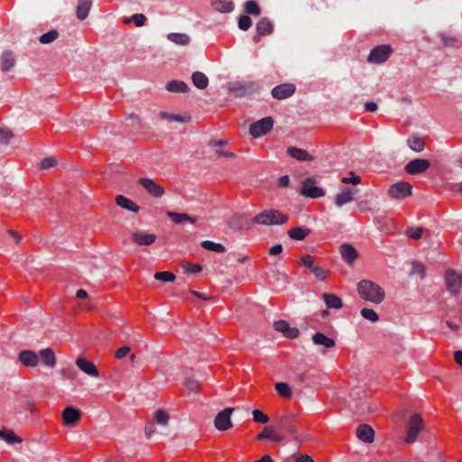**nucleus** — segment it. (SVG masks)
<instances>
[{"label": "nucleus", "instance_id": "1", "mask_svg": "<svg viewBox=\"0 0 462 462\" xmlns=\"http://www.w3.org/2000/svg\"><path fill=\"white\" fill-rule=\"evenodd\" d=\"M357 291L359 296L371 303L380 304L385 298L384 290L377 283L362 280L357 283Z\"/></svg>", "mask_w": 462, "mask_h": 462}, {"label": "nucleus", "instance_id": "2", "mask_svg": "<svg viewBox=\"0 0 462 462\" xmlns=\"http://www.w3.org/2000/svg\"><path fill=\"white\" fill-rule=\"evenodd\" d=\"M287 215L281 213L276 209H266L252 218V222L262 226H278L288 221Z\"/></svg>", "mask_w": 462, "mask_h": 462}, {"label": "nucleus", "instance_id": "3", "mask_svg": "<svg viewBox=\"0 0 462 462\" xmlns=\"http://www.w3.org/2000/svg\"><path fill=\"white\" fill-rule=\"evenodd\" d=\"M425 429L424 421L422 418L415 413L413 414L407 422V433L404 438L406 444L414 443L419 434Z\"/></svg>", "mask_w": 462, "mask_h": 462}, {"label": "nucleus", "instance_id": "4", "mask_svg": "<svg viewBox=\"0 0 462 462\" xmlns=\"http://www.w3.org/2000/svg\"><path fill=\"white\" fill-rule=\"evenodd\" d=\"M273 119L271 116L263 117L250 125L249 133L254 138L268 134L273 127Z\"/></svg>", "mask_w": 462, "mask_h": 462}, {"label": "nucleus", "instance_id": "5", "mask_svg": "<svg viewBox=\"0 0 462 462\" xmlns=\"http://www.w3.org/2000/svg\"><path fill=\"white\" fill-rule=\"evenodd\" d=\"M392 53L393 49L390 45H378L371 50L367 58V61L373 64H381L386 61Z\"/></svg>", "mask_w": 462, "mask_h": 462}, {"label": "nucleus", "instance_id": "6", "mask_svg": "<svg viewBox=\"0 0 462 462\" xmlns=\"http://www.w3.org/2000/svg\"><path fill=\"white\" fill-rule=\"evenodd\" d=\"M258 88L256 83L236 81L229 84V91L236 97H243L254 93Z\"/></svg>", "mask_w": 462, "mask_h": 462}, {"label": "nucleus", "instance_id": "7", "mask_svg": "<svg viewBox=\"0 0 462 462\" xmlns=\"http://www.w3.org/2000/svg\"><path fill=\"white\" fill-rule=\"evenodd\" d=\"M300 193L310 199H318L325 196L324 189L316 185V181L313 178H307L302 181Z\"/></svg>", "mask_w": 462, "mask_h": 462}, {"label": "nucleus", "instance_id": "8", "mask_svg": "<svg viewBox=\"0 0 462 462\" xmlns=\"http://www.w3.org/2000/svg\"><path fill=\"white\" fill-rule=\"evenodd\" d=\"M446 286L448 292L454 296L460 291L462 276L454 270H448L445 274Z\"/></svg>", "mask_w": 462, "mask_h": 462}, {"label": "nucleus", "instance_id": "9", "mask_svg": "<svg viewBox=\"0 0 462 462\" xmlns=\"http://www.w3.org/2000/svg\"><path fill=\"white\" fill-rule=\"evenodd\" d=\"M233 411V408H226L217 414L214 425L218 430L225 431L233 426L230 420Z\"/></svg>", "mask_w": 462, "mask_h": 462}, {"label": "nucleus", "instance_id": "10", "mask_svg": "<svg viewBox=\"0 0 462 462\" xmlns=\"http://www.w3.org/2000/svg\"><path fill=\"white\" fill-rule=\"evenodd\" d=\"M412 186L405 181L393 184L389 189V195L393 199H402L411 195Z\"/></svg>", "mask_w": 462, "mask_h": 462}, {"label": "nucleus", "instance_id": "11", "mask_svg": "<svg viewBox=\"0 0 462 462\" xmlns=\"http://www.w3.org/2000/svg\"><path fill=\"white\" fill-rule=\"evenodd\" d=\"M430 167V162L428 160L413 159L405 165L404 169L407 173L416 175L425 172Z\"/></svg>", "mask_w": 462, "mask_h": 462}, {"label": "nucleus", "instance_id": "12", "mask_svg": "<svg viewBox=\"0 0 462 462\" xmlns=\"http://www.w3.org/2000/svg\"><path fill=\"white\" fill-rule=\"evenodd\" d=\"M139 184L152 197L161 198L164 194V189L149 178H141Z\"/></svg>", "mask_w": 462, "mask_h": 462}, {"label": "nucleus", "instance_id": "13", "mask_svg": "<svg viewBox=\"0 0 462 462\" xmlns=\"http://www.w3.org/2000/svg\"><path fill=\"white\" fill-rule=\"evenodd\" d=\"M359 191L358 189L344 187L340 192L336 195L335 204L341 208L354 199V196Z\"/></svg>", "mask_w": 462, "mask_h": 462}, {"label": "nucleus", "instance_id": "14", "mask_svg": "<svg viewBox=\"0 0 462 462\" xmlns=\"http://www.w3.org/2000/svg\"><path fill=\"white\" fill-rule=\"evenodd\" d=\"M273 327L277 331L282 333V335L290 339H294L299 337L300 331L295 327H291L290 324L285 320H278L273 323Z\"/></svg>", "mask_w": 462, "mask_h": 462}, {"label": "nucleus", "instance_id": "15", "mask_svg": "<svg viewBox=\"0 0 462 462\" xmlns=\"http://www.w3.org/2000/svg\"><path fill=\"white\" fill-rule=\"evenodd\" d=\"M295 89L296 88L293 84H280L272 89V96L276 99H285L292 96Z\"/></svg>", "mask_w": 462, "mask_h": 462}, {"label": "nucleus", "instance_id": "16", "mask_svg": "<svg viewBox=\"0 0 462 462\" xmlns=\"http://www.w3.org/2000/svg\"><path fill=\"white\" fill-rule=\"evenodd\" d=\"M18 359L26 367H35L39 363L38 355L32 350H22L18 355Z\"/></svg>", "mask_w": 462, "mask_h": 462}, {"label": "nucleus", "instance_id": "17", "mask_svg": "<svg viewBox=\"0 0 462 462\" xmlns=\"http://www.w3.org/2000/svg\"><path fill=\"white\" fill-rule=\"evenodd\" d=\"M76 365L85 374L93 376V377H98L99 372L93 362L88 361V359L84 357H79L76 360Z\"/></svg>", "mask_w": 462, "mask_h": 462}, {"label": "nucleus", "instance_id": "18", "mask_svg": "<svg viewBox=\"0 0 462 462\" xmlns=\"http://www.w3.org/2000/svg\"><path fill=\"white\" fill-rule=\"evenodd\" d=\"M356 436L365 443H372L374 439V430L367 424H361L357 427Z\"/></svg>", "mask_w": 462, "mask_h": 462}, {"label": "nucleus", "instance_id": "19", "mask_svg": "<svg viewBox=\"0 0 462 462\" xmlns=\"http://www.w3.org/2000/svg\"><path fill=\"white\" fill-rule=\"evenodd\" d=\"M39 360L42 361V365L48 368H54L56 365V356L54 351L48 347L40 350Z\"/></svg>", "mask_w": 462, "mask_h": 462}, {"label": "nucleus", "instance_id": "20", "mask_svg": "<svg viewBox=\"0 0 462 462\" xmlns=\"http://www.w3.org/2000/svg\"><path fill=\"white\" fill-rule=\"evenodd\" d=\"M342 258L348 263H353L358 256L355 247L349 244H343L339 248Z\"/></svg>", "mask_w": 462, "mask_h": 462}, {"label": "nucleus", "instance_id": "21", "mask_svg": "<svg viewBox=\"0 0 462 462\" xmlns=\"http://www.w3.org/2000/svg\"><path fill=\"white\" fill-rule=\"evenodd\" d=\"M1 70L3 72H8L13 69L15 65V56L10 51H4L0 57Z\"/></svg>", "mask_w": 462, "mask_h": 462}, {"label": "nucleus", "instance_id": "22", "mask_svg": "<svg viewBox=\"0 0 462 462\" xmlns=\"http://www.w3.org/2000/svg\"><path fill=\"white\" fill-rule=\"evenodd\" d=\"M132 239L139 245H151L156 241V236L137 231L132 235Z\"/></svg>", "mask_w": 462, "mask_h": 462}, {"label": "nucleus", "instance_id": "23", "mask_svg": "<svg viewBox=\"0 0 462 462\" xmlns=\"http://www.w3.org/2000/svg\"><path fill=\"white\" fill-rule=\"evenodd\" d=\"M63 422L66 425L75 424L80 419V412L73 407H67L62 412Z\"/></svg>", "mask_w": 462, "mask_h": 462}, {"label": "nucleus", "instance_id": "24", "mask_svg": "<svg viewBox=\"0 0 462 462\" xmlns=\"http://www.w3.org/2000/svg\"><path fill=\"white\" fill-rule=\"evenodd\" d=\"M287 153L291 157L301 162H310L313 160V157L306 150L297 147H289Z\"/></svg>", "mask_w": 462, "mask_h": 462}, {"label": "nucleus", "instance_id": "25", "mask_svg": "<svg viewBox=\"0 0 462 462\" xmlns=\"http://www.w3.org/2000/svg\"><path fill=\"white\" fill-rule=\"evenodd\" d=\"M116 205L122 208L129 210L134 213H137L140 210V207L136 205L134 201L129 199L128 198L123 195H117L116 198Z\"/></svg>", "mask_w": 462, "mask_h": 462}, {"label": "nucleus", "instance_id": "26", "mask_svg": "<svg viewBox=\"0 0 462 462\" xmlns=\"http://www.w3.org/2000/svg\"><path fill=\"white\" fill-rule=\"evenodd\" d=\"M312 341L317 346H322L324 348H332L335 346L334 339L327 337L321 332H316L312 336Z\"/></svg>", "mask_w": 462, "mask_h": 462}, {"label": "nucleus", "instance_id": "27", "mask_svg": "<svg viewBox=\"0 0 462 462\" xmlns=\"http://www.w3.org/2000/svg\"><path fill=\"white\" fill-rule=\"evenodd\" d=\"M166 216L169 217L175 224H181L184 221H188L190 224H195L197 222V218L190 217L187 213L166 211Z\"/></svg>", "mask_w": 462, "mask_h": 462}, {"label": "nucleus", "instance_id": "28", "mask_svg": "<svg viewBox=\"0 0 462 462\" xmlns=\"http://www.w3.org/2000/svg\"><path fill=\"white\" fill-rule=\"evenodd\" d=\"M92 5V0H79L77 5V17L79 20H85Z\"/></svg>", "mask_w": 462, "mask_h": 462}, {"label": "nucleus", "instance_id": "29", "mask_svg": "<svg viewBox=\"0 0 462 462\" xmlns=\"http://www.w3.org/2000/svg\"><path fill=\"white\" fill-rule=\"evenodd\" d=\"M273 31V24L272 21L267 18L263 17L259 20V22L256 23V32H259V34L269 35Z\"/></svg>", "mask_w": 462, "mask_h": 462}, {"label": "nucleus", "instance_id": "30", "mask_svg": "<svg viewBox=\"0 0 462 462\" xmlns=\"http://www.w3.org/2000/svg\"><path fill=\"white\" fill-rule=\"evenodd\" d=\"M166 89L172 93H185L189 90V86L182 80H171L166 84Z\"/></svg>", "mask_w": 462, "mask_h": 462}, {"label": "nucleus", "instance_id": "31", "mask_svg": "<svg viewBox=\"0 0 462 462\" xmlns=\"http://www.w3.org/2000/svg\"><path fill=\"white\" fill-rule=\"evenodd\" d=\"M322 297L328 309L339 310L343 306L341 299L333 293L326 292Z\"/></svg>", "mask_w": 462, "mask_h": 462}, {"label": "nucleus", "instance_id": "32", "mask_svg": "<svg viewBox=\"0 0 462 462\" xmlns=\"http://www.w3.org/2000/svg\"><path fill=\"white\" fill-rule=\"evenodd\" d=\"M310 234V230L304 226H296L288 231L290 238L301 241Z\"/></svg>", "mask_w": 462, "mask_h": 462}, {"label": "nucleus", "instance_id": "33", "mask_svg": "<svg viewBox=\"0 0 462 462\" xmlns=\"http://www.w3.org/2000/svg\"><path fill=\"white\" fill-rule=\"evenodd\" d=\"M167 39L180 46H186L190 42V37L186 33L180 32H170L167 34Z\"/></svg>", "mask_w": 462, "mask_h": 462}, {"label": "nucleus", "instance_id": "34", "mask_svg": "<svg viewBox=\"0 0 462 462\" xmlns=\"http://www.w3.org/2000/svg\"><path fill=\"white\" fill-rule=\"evenodd\" d=\"M193 85L199 89H205L208 86V79L203 72L195 71L191 75Z\"/></svg>", "mask_w": 462, "mask_h": 462}, {"label": "nucleus", "instance_id": "35", "mask_svg": "<svg viewBox=\"0 0 462 462\" xmlns=\"http://www.w3.org/2000/svg\"><path fill=\"white\" fill-rule=\"evenodd\" d=\"M214 9L222 14H228L234 10V4L231 1L216 0L212 3Z\"/></svg>", "mask_w": 462, "mask_h": 462}, {"label": "nucleus", "instance_id": "36", "mask_svg": "<svg viewBox=\"0 0 462 462\" xmlns=\"http://www.w3.org/2000/svg\"><path fill=\"white\" fill-rule=\"evenodd\" d=\"M0 439H4L9 445L22 443L23 441L22 439L12 430H0Z\"/></svg>", "mask_w": 462, "mask_h": 462}, {"label": "nucleus", "instance_id": "37", "mask_svg": "<svg viewBox=\"0 0 462 462\" xmlns=\"http://www.w3.org/2000/svg\"><path fill=\"white\" fill-rule=\"evenodd\" d=\"M407 144L410 149L416 152H420L423 151L425 147V143L422 139L416 135H411L407 139Z\"/></svg>", "mask_w": 462, "mask_h": 462}, {"label": "nucleus", "instance_id": "38", "mask_svg": "<svg viewBox=\"0 0 462 462\" xmlns=\"http://www.w3.org/2000/svg\"><path fill=\"white\" fill-rule=\"evenodd\" d=\"M244 11L250 15H260L261 8L254 0H248L244 5Z\"/></svg>", "mask_w": 462, "mask_h": 462}, {"label": "nucleus", "instance_id": "39", "mask_svg": "<svg viewBox=\"0 0 462 462\" xmlns=\"http://www.w3.org/2000/svg\"><path fill=\"white\" fill-rule=\"evenodd\" d=\"M201 246L208 251L216 252V253H224L226 252V248L222 244L215 243L213 241L205 240L201 243Z\"/></svg>", "mask_w": 462, "mask_h": 462}, {"label": "nucleus", "instance_id": "40", "mask_svg": "<svg viewBox=\"0 0 462 462\" xmlns=\"http://www.w3.org/2000/svg\"><path fill=\"white\" fill-rule=\"evenodd\" d=\"M160 116L162 119L168 120L170 122L174 121L179 123H186L190 120L189 116L185 117L180 115L170 114L163 111L160 112Z\"/></svg>", "mask_w": 462, "mask_h": 462}, {"label": "nucleus", "instance_id": "41", "mask_svg": "<svg viewBox=\"0 0 462 462\" xmlns=\"http://www.w3.org/2000/svg\"><path fill=\"white\" fill-rule=\"evenodd\" d=\"M277 393L283 398H291L292 392L287 383L280 382L275 384Z\"/></svg>", "mask_w": 462, "mask_h": 462}, {"label": "nucleus", "instance_id": "42", "mask_svg": "<svg viewBox=\"0 0 462 462\" xmlns=\"http://www.w3.org/2000/svg\"><path fill=\"white\" fill-rule=\"evenodd\" d=\"M60 33L57 30H51L41 35L39 41L42 44H49L58 39Z\"/></svg>", "mask_w": 462, "mask_h": 462}, {"label": "nucleus", "instance_id": "43", "mask_svg": "<svg viewBox=\"0 0 462 462\" xmlns=\"http://www.w3.org/2000/svg\"><path fill=\"white\" fill-rule=\"evenodd\" d=\"M280 427L288 434L293 435L296 432V428L293 425L292 419L285 417L281 420Z\"/></svg>", "mask_w": 462, "mask_h": 462}, {"label": "nucleus", "instance_id": "44", "mask_svg": "<svg viewBox=\"0 0 462 462\" xmlns=\"http://www.w3.org/2000/svg\"><path fill=\"white\" fill-rule=\"evenodd\" d=\"M360 314L364 319L371 322H377L379 320L378 314L373 309L363 308L360 310Z\"/></svg>", "mask_w": 462, "mask_h": 462}, {"label": "nucleus", "instance_id": "45", "mask_svg": "<svg viewBox=\"0 0 462 462\" xmlns=\"http://www.w3.org/2000/svg\"><path fill=\"white\" fill-rule=\"evenodd\" d=\"M130 22L134 23V24L137 27H141V26L144 25V23L146 22V17L143 14H135L132 15L131 17H127L125 19V23H128Z\"/></svg>", "mask_w": 462, "mask_h": 462}, {"label": "nucleus", "instance_id": "46", "mask_svg": "<svg viewBox=\"0 0 462 462\" xmlns=\"http://www.w3.org/2000/svg\"><path fill=\"white\" fill-rule=\"evenodd\" d=\"M154 278L163 282H170L175 280V275L171 272H158L154 274Z\"/></svg>", "mask_w": 462, "mask_h": 462}, {"label": "nucleus", "instance_id": "47", "mask_svg": "<svg viewBox=\"0 0 462 462\" xmlns=\"http://www.w3.org/2000/svg\"><path fill=\"white\" fill-rule=\"evenodd\" d=\"M341 182L345 184L357 185L361 182V177L356 174L354 171L349 172V176L343 177Z\"/></svg>", "mask_w": 462, "mask_h": 462}, {"label": "nucleus", "instance_id": "48", "mask_svg": "<svg viewBox=\"0 0 462 462\" xmlns=\"http://www.w3.org/2000/svg\"><path fill=\"white\" fill-rule=\"evenodd\" d=\"M57 164V160L55 157H47L41 161L39 164V168L42 170H48L53 168Z\"/></svg>", "mask_w": 462, "mask_h": 462}, {"label": "nucleus", "instance_id": "49", "mask_svg": "<svg viewBox=\"0 0 462 462\" xmlns=\"http://www.w3.org/2000/svg\"><path fill=\"white\" fill-rule=\"evenodd\" d=\"M253 418L255 422L265 424L269 421V417L264 414L261 410L253 411Z\"/></svg>", "mask_w": 462, "mask_h": 462}, {"label": "nucleus", "instance_id": "50", "mask_svg": "<svg viewBox=\"0 0 462 462\" xmlns=\"http://www.w3.org/2000/svg\"><path fill=\"white\" fill-rule=\"evenodd\" d=\"M252 26V19L248 15H242L238 19V28L242 31H247Z\"/></svg>", "mask_w": 462, "mask_h": 462}, {"label": "nucleus", "instance_id": "51", "mask_svg": "<svg viewBox=\"0 0 462 462\" xmlns=\"http://www.w3.org/2000/svg\"><path fill=\"white\" fill-rule=\"evenodd\" d=\"M155 420L158 424L166 426L169 420V415L165 411L158 410L155 413Z\"/></svg>", "mask_w": 462, "mask_h": 462}, {"label": "nucleus", "instance_id": "52", "mask_svg": "<svg viewBox=\"0 0 462 462\" xmlns=\"http://www.w3.org/2000/svg\"><path fill=\"white\" fill-rule=\"evenodd\" d=\"M439 37L445 47H457V41L455 37L448 36L443 32L439 34Z\"/></svg>", "mask_w": 462, "mask_h": 462}, {"label": "nucleus", "instance_id": "53", "mask_svg": "<svg viewBox=\"0 0 462 462\" xmlns=\"http://www.w3.org/2000/svg\"><path fill=\"white\" fill-rule=\"evenodd\" d=\"M257 439L259 440H262V439H275V440H279L280 438H278L275 434V432L269 429V428H264L263 430L258 435Z\"/></svg>", "mask_w": 462, "mask_h": 462}, {"label": "nucleus", "instance_id": "54", "mask_svg": "<svg viewBox=\"0 0 462 462\" xmlns=\"http://www.w3.org/2000/svg\"><path fill=\"white\" fill-rule=\"evenodd\" d=\"M422 232L423 229L421 227H411L406 230V236L412 239H420Z\"/></svg>", "mask_w": 462, "mask_h": 462}, {"label": "nucleus", "instance_id": "55", "mask_svg": "<svg viewBox=\"0 0 462 462\" xmlns=\"http://www.w3.org/2000/svg\"><path fill=\"white\" fill-rule=\"evenodd\" d=\"M61 375L65 379L73 380V379H76V377L78 375V372L74 367L69 366V367L63 368L61 370Z\"/></svg>", "mask_w": 462, "mask_h": 462}, {"label": "nucleus", "instance_id": "56", "mask_svg": "<svg viewBox=\"0 0 462 462\" xmlns=\"http://www.w3.org/2000/svg\"><path fill=\"white\" fill-rule=\"evenodd\" d=\"M182 267L187 273H198L202 270V266L199 263H184Z\"/></svg>", "mask_w": 462, "mask_h": 462}, {"label": "nucleus", "instance_id": "57", "mask_svg": "<svg viewBox=\"0 0 462 462\" xmlns=\"http://www.w3.org/2000/svg\"><path fill=\"white\" fill-rule=\"evenodd\" d=\"M311 272L313 273V274L315 275V277L320 281H324L326 280L327 278V271L323 268V267H320V266H315Z\"/></svg>", "mask_w": 462, "mask_h": 462}, {"label": "nucleus", "instance_id": "58", "mask_svg": "<svg viewBox=\"0 0 462 462\" xmlns=\"http://www.w3.org/2000/svg\"><path fill=\"white\" fill-rule=\"evenodd\" d=\"M13 137V133L9 130L0 128V144L8 143Z\"/></svg>", "mask_w": 462, "mask_h": 462}, {"label": "nucleus", "instance_id": "59", "mask_svg": "<svg viewBox=\"0 0 462 462\" xmlns=\"http://www.w3.org/2000/svg\"><path fill=\"white\" fill-rule=\"evenodd\" d=\"M184 385L189 391L194 393L198 392L199 388L198 381L189 378L185 380Z\"/></svg>", "mask_w": 462, "mask_h": 462}, {"label": "nucleus", "instance_id": "60", "mask_svg": "<svg viewBox=\"0 0 462 462\" xmlns=\"http://www.w3.org/2000/svg\"><path fill=\"white\" fill-rule=\"evenodd\" d=\"M314 262H315V258L310 254H307L301 258L302 265H304L306 268H309L310 270H312L316 266L314 264Z\"/></svg>", "mask_w": 462, "mask_h": 462}, {"label": "nucleus", "instance_id": "61", "mask_svg": "<svg viewBox=\"0 0 462 462\" xmlns=\"http://www.w3.org/2000/svg\"><path fill=\"white\" fill-rule=\"evenodd\" d=\"M130 352V347L129 346H122L120 348H118L116 351V357L118 358V359H122L124 358L125 356H126V355Z\"/></svg>", "mask_w": 462, "mask_h": 462}, {"label": "nucleus", "instance_id": "62", "mask_svg": "<svg viewBox=\"0 0 462 462\" xmlns=\"http://www.w3.org/2000/svg\"><path fill=\"white\" fill-rule=\"evenodd\" d=\"M290 183V179L288 175H282L278 179V186L284 188L287 187Z\"/></svg>", "mask_w": 462, "mask_h": 462}, {"label": "nucleus", "instance_id": "63", "mask_svg": "<svg viewBox=\"0 0 462 462\" xmlns=\"http://www.w3.org/2000/svg\"><path fill=\"white\" fill-rule=\"evenodd\" d=\"M282 252V245L281 244L275 245L269 249V254L271 255H277V254H280Z\"/></svg>", "mask_w": 462, "mask_h": 462}, {"label": "nucleus", "instance_id": "64", "mask_svg": "<svg viewBox=\"0 0 462 462\" xmlns=\"http://www.w3.org/2000/svg\"><path fill=\"white\" fill-rule=\"evenodd\" d=\"M296 462H314V460L308 455H300L296 458Z\"/></svg>", "mask_w": 462, "mask_h": 462}]
</instances>
